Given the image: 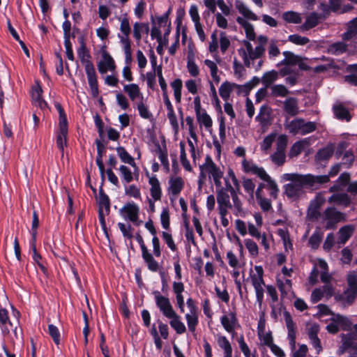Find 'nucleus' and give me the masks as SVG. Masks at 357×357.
<instances>
[{
    "instance_id": "1",
    "label": "nucleus",
    "mask_w": 357,
    "mask_h": 357,
    "mask_svg": "<svg viewBox=\"0 0 357 357\" xmlns=\"http://www.w3.org/2000/svg\"><path fill=\"white\" fill-rule=\"evenodd\" d=\"M282 179L289 181L284 186V194L288 198L298 199L305 194L304 187L307 186L317 189L319 186L327 181L326 176H315L314 175L287 173L282 175Z\"/></svg>"
},
{
    "instance_id": "2",
    "label": "nucleus",
    "mask_w": 357,
    "mask_h": 357,
    "mask_svg": "<svg viewBox=\"0 0 357 357\" xmlns=\"http://www.w3.org/2000/svg\"><path fill=\"white\" fill-rule=\"evenodd\" d=\"M153 294L156 306L165 317L170 319L169 324L171 327L178 334L184 333L186 331L185 326L181 321L180 316L174 310L169 298L162 296L158 291H154Z\"/></svg>"
},
{
    "instance_id": "3",
    "label": "nucleus",
    "mask_w": 357,
    "mask_h": 357,
    "mask_svg": "<svg viewBox=\"0 0 357 357\" xmlns=\"http://www.w3.org/2000/svg\"><path fill=\"white\" fill-rule=\"evenodd\" d=\"M288 138L285 135H280L276 140L275 151L270 155V159L275 165L282 166L286 162V149Z\"/></svg>"
},
{
    "instance_id": "4",
    "label": "nucleus",
    "mask_w": 357,
    "mask_h": 357,
    "mask_svg": "<svg viewBox=\"0 0 357 357\" xmlns=\"http://www.w3.org/2000/svg\"><path fill=\"white\" fill-rule=\"evenodd\" d=\"M323 220L326 221L324 227L326 229H334L336 228L337 223L346 221V215L335 207L330 206L324 210Z\"/></svg>"
},
{
    "instance_id": "5",
    "label": "nucleus",
    "mask_w": 357,
    "mask_h": 357,
    "mask_svg": "<svg viewBox=\"0 0 357 357\" xmlns=\"http://www.w3.org/2000/svg\"><path fill=\"white\" fill-rule=\"evenodd\" d=\"M316 128L314 122H305L303 119L300 118L292 120L286 126V128L290 133L302 135L312 132L316 130Z\"/></svg>"
},
{
    "instance_id": "6",
    "label": "nucleus",
    "mask_w": 357,
    "mask_h": 357,
    "mask_svg": "<svg viewBox=\"0 0 357 357\" xmlns=\"http://www.w3.org/2000/svg\"><path fill=\"white\" fill-rule=\"evenodd\" d=\"M135 238L140 245L142 256L144 261L146 263L148 268L153 272L158 271L159 269V264L154 259L153 255L149 252L144 244L142 236L139 234H136Z\"/></svg>"
},
{
    "instance_id": "7",
    "label": "nucleus",
    "mask_w": 357,
    "mask_h": 357,
    "mask_svg": "<svg viewBox=\"0 0 357 357\" xmlns=\"http://www.w3.org/2000/svg\"><path fill=\"white\" fill-rule=\"evenodd\" d=\"M195 110L198 123L203 125L206 128L212 126L213 121L210 116L206 113V110L202 108L201 99L199 96L194 98Z\"/></svg>"
},
{
    "instance_id": "8",
    "label": "nucleus",
    "mask_w": 357,
    "mask_h": 357,
    "mask_svg": "<svg viewBox=\"0 0 357 357\" xmlns=\"http://www.w3.org/2000/svg\"><path fill=\"white\" fill-rule=\"evenodd\" d=\"M225 186L223 187V190L229 192L232 202L234 203V213L237 216L243 211V204L238 196V193L240 190H237L235 185H232L231 184L228 177L225 178Z\"/></svg>"
},
{
    "instance_id": "9",
    "label": "nucleus",
    "mask_w": 357,
    "mask_h": 357,
    "mask_svg": "<svg viewBox=\"0 0 357 357\" xmlns=\"http://www.w3.org/2000/svg\"><path fill=\"white\" fill-rule=\"evenodd\" d=\"M120 213L124 218L139 225L142 221H139V208L134 202H129L125 204L120 210Z\"/></svg>"
},
{
    "instance_id": "10",
    "label": "nucleus",
    "mask_w": 357,
    "mask_h": 357,
    "mask_svg": "<svg viewBox=\"0 0 357 357\" xmlns=\"http://www.w3.org/2000/svg\"><path fill=\"white\" fill-rule=\"evenodd\" d=\"M325 198L320 194H318L315 198L311 201L307 212V217L310 220L314 221L321 216L319 208L325 203Z\"/></svg>"
},
{
    "instance_id": "11",
    "label": "nucleus",
    "mask_w": 357,
    "mask_h": 357,
    "mask_svg": "<svg viewBox=\"0 0 357 357\" xmlns=\"http://www.w3.org/2000/svg\"><path fill=\"white\" fill-rule=\"evenodd\" d=\"M357 340V324L354 325L352 330L347 334L342 336V349L346 351L349 349L354 350L353 357L357 356V343L354 340Z\"/></svg>"
},
{
    "instance_id": "12",
    "label": "nucleus",
    "mask_w": 357,
    "mask_h": 357,
    "mask_svg": "<svg viewBox=\"0 0 357 357\" xmlns=\"http://www.w3.org/2000/svg\"><path fill=\"white\" fill-rule=\"evenodd\" d=\"M238 51L239 55L243 60L245 66L250 68L251 66L250 61L260 58L264 54L265 48L264 47H262V45H258L255 48V50L249 53H247V51H245L243 48H241Z\"/></svg>"
},
{
    "instance_id": "13",
    "label": "nucleus",
    "mask_w": 357,
    "mask_h": 357,
    "mask_svg": "<svg viewBox=\"0 0 357 357\" xmlns=\"http://www.w3.org/2000/svg\"><path fill=\"white\" fill-rule=\"evenodd\" d=\"M229 192L225 191L223 188L216 189V198L218 206V211H228L234 208L230 202Z\"/></svg>"
},
{
    "instance_id": "14",
    "label": "nucleus",
    "mask_w": 357,
    "mask_h": 357,
    "mask_svg": "<svg viewBox=\"0 0 357 357\" xmlns=\"http://www.w3.org/2000/svg\"><path fill=\"white\" fill-rule=\"evenodd\" d=\"M85 71L87 75L88 82L91 90L92 96L96 98L98 95V87L96 70L92 63H86Z\"/></svg>"
},
{
    "instance_id": "15",
    "label": "nucleus",
    "mask_w": 357,
    "mask_h": 357,
    "mask_svg": "<svg viewBox=\"0 0 357 357\" xmlns=\"http://www.w3.org/2000/svg\"><path fill=\"white\" fill-rule=\"evenodd\" d=\"M242 167L245 173L257 175L259 178L266 172L263 167H259L252 160H248L246 158L242 160Z\"/></svg>"
},
{
    "instance_id": "16",
    "label": "nucleus",
    "mask_w": 357,
    "mask_h": 357,
    "mask_svg": "<svg viewBox=\"0 0 357 357\" xmlns=\"http://www.w3.org/2000/svg\"><path fill=\"white\" fill-rule=\"evenodd\" d=\"M333 194L328 197V202L344 207L349 206L351 203V197L346 192H333Z\"/></svg>"
},
{
    "instance_id": "17",
    "label": "nucleus",
    "mask_w": 357,
    "mask_h": 357,
    "mask_svg": "<svg viewBox=\"0 0 357 357\" xmlns=\"http://www.w3.org/2000/svg\"><path fill=\"white\" fill-rule=\"evenodd\" d=\"M250 278L252 284L255 290L257 301L259 303V306H261L264 298V279L261 276H255V275H251Z\"/></svg>"
},
{
    "instance_id": "18",
    "label": "nucleus",
    "mask_w": 357,
    "mask_h": 357,
    "mask_svg": "<svg viewBox=\"0 0 357 357\" xmlns=\"http://www.w3.org/2000/svg\"><path fill=\"white\" fill-rule=\"evenodd\" d=\"M350 181V174L347 172H344L340 174L335 183L328 189L330 192H343Z\"/></svg>"
},
{
    "instance_id": "19",
    "label": "nucleus",
    "mask_w": 357,
    "mask_h": 357,
    "mask_svg": "<svg viewBox=\"0 0 357 357\" xmlns=\"http://www.w3.org/2000/svg\"><path fill=\"white\" fill-rule=\"evenodd\" d=\"M283 109L285 113L291 116L297 115L299 112L298 99L294 97H288L282 102Z\"/></svg>"
},
{
    "instance_id": "20",
    "label": "nucleus",
    "mask_w": 357,
    "mask_h": 357,
    "mask_svg": "<svg viewBox=\"0 0 357 357\" xmlns=\"http://www.w3.org/2000/svg\"><path fill=\"white\" fill-rule=\"evenodd\" d=\"M116 68L114 61L112 57L107 53L102 54V60L98 65V68L101 74H105L107 70L113 71Z\"/></svg>"
},
{
    "instance_id": "21",
    "label": "nucleus",
    "mask_w": 357,
    "mask_h": 357,
    "mask_svg": "<svg viewBox=\"0 0 357 357\" xmlns=\"http://www.w3.org/2000/svg\"><path fill=\"white\" fill-rule=\"evenodd\" d=\"M221 324L226 331L234 335L235 334L234 328L237 324V319L235 313L230 312L228 315H224L221 317Z\"/></svg>"
},
{
    "instance_id": "22",
    "label": "nucleus",
    "mask_w": 357,
    "mask_h": 357,
    "mask_svg": "<svg viewBox=\"0 0 357 357\" xmlns=\"http://www.w3.org/2000/svg\"><path fill=\"white\" fill-rule=\"evenodd\" d=\"M149 183L151 185L150 193L151 196L154 201H158L161 199L162 190L160 184L156 176H153L149 178Z\"/></svg>"
},
{
    "instance_id": "23",
    "label": "nucleus",
    "mask_w": 357,
    "mask_h": 357,
    "mask_svg": "<svg viewBox=\"0 0 357 357\" xmlns=\"http://www.w3.org/2000/svg\"><path fill=\"white\" fill-rule=\"evenodd\" d=\"M335 144L330 143L326 146L319 150L315 155V160L318 162L329 160L334 153Z\"/></svg>"
},
{
    "instance_id": "24",
    "label": "nucleus",
    "mask_w": 357,
    "mask_h": 357,
    "mask_svg": "<svg viewBox=\"0 0 357 357\" xmlns=\"http://www.w3.org/2000/svg\"><path fill=\"white\" fill-rule=\"evenodd\" d=\"M203 167L205 168L206 172L211 174L213 178L219 175H223V172L215 164L211 157L208 155L205 158Z\"/></svg>"
},
{
    "instance_id": "25",
    "label": "nucleus",
    "mask_w": 357,
    "mask_h": 357,
    "mask_svg": "<svg viewBox=\"0 0 357 357\" xmlns=\"http://www.w3.org/2000/svg\"><path fill=\"white\" fill-rule=\"evenodd\" d=\"M356 227L353 225H347L342 227L338 231V243L340 244H345L346 242L351 237Z\"/></svg>"
},
{
    "instance_id": "26",
    "label": "nucleus",
    "mask_w": 357,
    "mask_h": 357,
    "mask_svg": "<svg viewBox=\"0 0 357 357\" xmlns=\"http://www.w3.org/2000/svg\"><path fill=\"white\" fill-rule=\"evenodd\" d=\"M235 6L244 17L254 21L258 20V17L241 0H236Z\"/></svg>"
},
{
    "instance_id": "27",
    "label": "nucleus",
    "mask_w": 357,
    "mask_h": 357,
    "mask_svg": "<svg viewBox=\"0 0 357 357\" xmlns=\"http://www.w3.org/2000/svg\"><path fill=\"white\" fill-rule=\"evenodd\" d=\"M123 91L128 94L132 102L135 101L137 98H140L142 100L143 99V95L140 91V89L136 84L124 85Z\"/></svg>"
},
{
    "instance_id": "28",
    "label": "nucleus",
    "mask_w": 357,
    "mask_h": 357,
    "mask_svg": "<svg viewBox=\"0 0 357 357\" xmlns=\"http://www.w3.org/2000/svg\"><path fill=\"white\" fill-rule=\"evenodd\" d=\"M260 178L266 182V188L270 190V196L273 199H276L278 195L279 188L275 181L272 179L266 172Z\"/></svg>"
},
{
    "instance_id": "29",
    "label": "nucleus",
    "mask_w": 357,
    "mask_h": 357,
    "mask_svg": "<svg viewBox=\"0 0 357 357\" xmlns=\"http://www.w3.org/2000/svg\"><path fill=\"white\" fill-rule=\"evenodd\" d=\"M169 184L168 191L174 196L178 195L184 186V182L181 177L171 178Z\"/></svg>"
},
{
    "instance_id": "30",
    "label": "nucleus",
    "mask_w": 357,
    "mask_h": 357,
    "mask_svg": "<svg viewBox=\"0 0 357 357\" xmlns=\"http://www.w3.org/2000/svg\"><path fill=\"white\" fill-rule=\"evenodd\" d=\"M335 116L340 120H345L349 121L351 120V115L348 109L342 104L337 103L333 107Z\"/></svg>"
},
{
    "instance_id": "31",
    "label": "nucleus",
    "mask_w": 357,
    "mask_h": 357,
    "mask_svg": "<svg viewBox=\"0 0 357 357\" xmlns=\"http://www.w3.org/2000/svg\"><path fill=\"white\" fill-rule=\"evenodd\" d=\"M321 17L322 15L318 14L315 12L312 13L307 17L304 24L301 26V29L303 31H307L316 26L318 24L319 20L321 19Z\"/></svg>"
},
{
    "instance_id": "32",
    "label": "nucleus",
    "mask_w": 357,
    "mask_h": 357,
    "mask_svg": "<svg viewBox=\"0 0 357 357\" xmlns=\"http://www.w3.org/2000/svg\"><path fill=\"white\" fill-rule=\"evenodd\" d=\"M116 150L119 157L123 162L131 165L135 168V169L137 170V167L134 158L127 152L124 147L119 146L116 149Z\"/></svg>"
},
{
    "instance_id": "33",
    "label": "nucleus",
    "mask_w": 357,
    "mask_h": 357,
    "mask_svg": "<svg viewBox=\"0 0 357 357\" xmlns=\"http://www.w3.org/2000/svg\"><path fill=\"white\" fill-rule=\"evenodd\" d=\"M68 125L59 126V133L56 137L58 148L63 152V148L67 145Z\"/></svg>"
},
{
    "instance_id": "34",
    "label": "nucleus",
    "mask_w": 357,
    "mask_h": 357,
    "mask_svg": "<svg viewBox=\"0 0 357 357\" xmlns=\"http://www.w3.org/2000/svg\"><path fill=\"white\" fill-rule=\"evenodd\" d=\"M42 91L41 87L37 85L33 89L31 96L33 100L36 103V105L40 109H44L47 107V104L41 97Z\"/></svg>"
},
{
    "instance_id": "35",
    "label": "nucleus",
    "mask_w": 357,
    "mask_h": 357,
    "mask_svg": "<svg viewBox=\"0 0 357 357\" xmlns=\"http://www.w3.org/2000/svg\"><path fill=\"white\" fill-rule=\"evenodd\" d=\"M284 59L277 64V66H295L298 62L300 56L296 55L291 52L284 51L283 52Z\"/></svg>"
},
{
    "instance_id": "36",
    "label": "nucleus",
    "mask_w": 357,
    "mask_h": 357,
    "mask_svg": "<svg viewBox=\"0 0 357 357\" xmlns=\"http://www.w3.org/2000/svg\"><path fill=\"white\" fill-rule=\"evenodd\" d=\"M0 324L3 333L8 334L12 329L13 324L8 316V311L5 309H0Z\"/></svg>"
},
{
    "instance_id": "37",
    "label": "nucleus",
    "mask_w": 357,
    "mask_h": 357,
    "mask_svg": "<svg viewBox=\"0 0 357 357\" xmlns=\"http://www.w3.org/2000/svg\"><path fill=\"white\" fill-rule=\"evenodd\" d=\"M278 73L275 70L266 72L261 77V82L266 88L271 89V86L274 85L273 82L278 79Z\"/></svg>"
},
{
    "instance_id": "38",
    "label": "nucleus",
    "mask_w": 357,
    "mask_h": 357,
    "mask_svg": "<svg viewBox=\"0 0 357 357\" xmlns=\"http://www.w3.org/2000/svg\"><path fill=\"white\" fill-rule=\"evenodd\" d=\"M236 21L244 28L247 38L250 40H255V33L253 25L241 17H237Z\"/></svg>"
},
{
    "instance_id": "39",
    "label": "nucleus",
    "mask_w": 357,
    "mask_h": 357,
    "mask_svg": "<svg viewBox=\"0 0 357 357\" xmlns=\"http://www.w3.org/2000/svg\"><path fill=\"white\" fill-rule=\"evenodd\" d=\"M270 90L272 97L285 98L290 93L289 89L283 84H274L271 86Z\"/></svg>"
},
{
    "instance_id": "40",
    "label": "nucleus",
    "mask_w": 357,
    "mask_h": 357,
    "mask_svg": "<svg viewBox=\"0 0 357 357\" xmlns=\"http://www.w3.org/2000/svg\"><path fill=\"white\" fill-rule=\"evenodd\" d=\"M331 320L335 321L339 328L344 331H348L351 328V322L347 317L342 316L339 314H333V316L331 318Z\"/></svg>"
},
{
    "instance_id": "41",
    "label": "nucleus",
    "mask_w": 357,
    "mask_h": 357,
    "mask_svg": "<svg viewBox=\"0 0 357 357\" xmlns=\"http://www.w3.org/2000/svg\"><path fill=\"white\" fill-rule=\"evenodd\" d=\"M347 50V45L344 42H337L330 45L327 51L333 55H340Z\"/></svg>"
},
{
    "instance_id": "42",
    "label": "nucleus",
    "mask_w": 357,
    "mask_h": 357,
    "mask_svg": "<svg viewBox=\"0 0 357 357\" xmlns=\"http://www.w3.org/2000/svg\"><path fill=\"white\" fill-rule=\"evenodd\" d=\"M119 172L123 181L127 183H130L133 180L134 175L135 176L136 178H137L139 176L138 169H135V172L132 173L131 170L126 165H121L119 167Z\"/></svg>"
},
{
    "instance_id": "43",
    "label": "nucleus",
    "mask_w": 357,
    "mask_h": 357,
    "mask_svg": "<svg viewBox=\"0 0 357 357\" xmlns=\"http://www.w3.org/2000/svg\"><path fill=\"white\" fill-rule=\"evenodd\" d=\"M277 285L282 296H287L292 289L291 281L287 278H278Z\"/></svg>"
},
{
    "instance_id": "44",
    "label": "nucleus",
    "mask_w": 357,
    "mask_h": 357,
    "mask_svg": "<svg viewBox=\"0 0 357 357\" xmlns=\"http://www.w3.org/2000/svg\"><path fill=\"white\" fill-rule=\"evenodd\" d=\"M307 144L306 139L300 140L295 142L291 147L288 155L289 158L297 157Z\"/></svg>"
},
{
    "instance_id": "45",
    "label": "nucleus",
    "mask_w": 357,
    "mask_h": 357,
    "mask_svg": "<svg viewBox=\"0 0 357 357\" xmlns=\"http://www.w3.org/2000/svg\"><path fill=\"white\" fill-rule=\"evenodd\" d=\"M237 86L235 84H231L229 82H225L222 83L219 88V93L221 98L224 100H227L230 96V93H231L233 88Z\"/></svg>"
},
{
    "instance_id": "46",
    "label": "nucleus",
    "mask_w": 357,
    "mask_h": 357,
    "mask_svg": "<svg viewBox=\"0 0 357 357\" xmlns=\"http://www.w3.org/2000/svg\"><path fill=\"white\" fill-rule=\"evenodd\" d=\"M282 19L288 23L299 24L302 22V17L298 13L287 11L282 14Z\"/></svg>"
},
{
    "instance_id": "47",
    "label": "nucleus",
    "mask_w": 357,
    "mask_h": 357,
    "mask_svg": "<svg viewBox=\"0 0 357 357\" xmlns=\"http://www.w3.org/2000/svg\"><path fill=\"white\" fill-rule=\"evenodd\" d=\"M185 319L189 331L192 333H194L198 324V312L187 313L185 314Z\"/></svg>"
},
{
    "instance_id": "48",
    "label": "nucleus",
    "mask_w": 357,
    "mask_h": 357,
    "mask_svg": "<svg viewBox=\"0 0 357 357\" xmlns=\"http://www.w3.org/2000/svg\"><path fill=\"white\" fill-rule=\"evenodd\" d=\"M218 344L219 347L225 351V356H232V348L230 342L225 336H220L218 338Z\"/></svg>"
},
{
    "instance_id": "49",
    "label": "nucleus",
    "mask_w": 357,
    "mask_h": 357,
    "mask_svg": "<svg viewBox=\"0 0 357 357\" xmlns=\"http://www.w3.org/2000/svg\"><path fill=\"white\" fill-rule=\"evenodd\" d=\"M204 62V64L210 69L211 75L213 81L217 84L219 83L220 81V77L218 75V68L217 64L214 61L209 59H206Z\"/></svg>"
},
{
    "instance_id": "50",
    "label": "nucleus",
    "mask_w": 357,
    "mask_h": 357,
    "mask_svg": "<svg viewBox=\"0 0 357 357\" xmlns=\"http://www.w3.org/2000/svg\"><path fill=\"white\" fill-rule=\"evenodd\" d=\"M171 86L174 90V95L176 102L181 101V89L183 86L182 81L180 79H176L171 83Z\"/></svg>"
},
{
    "instance_id": "51",
    "label": "nucleus",
    "mask_w": 357,
    "mask_h": 357,
    "mask_svg": "<svg viewBox=\"0 0 357 357\" xmlns=\"http://www.w3.org/2000/svg\"><path fill=\"white\" fill-rule=\"evenodd\" d=\"M322 238L323 234L320 231L316 230L310 237L308 244L312 249L316 250L319 248Z\"/></svg>"
},
{
    "instance_id": "52",
    "label": "nucleus",
    "mask_w": 357,
    "mask_h": 357,
    "mask_svg": "<svg viewBox=\"0 0 357 357\" xmlns=\"http://www.w3.org/2000/svg\"><path fill=\"white\" fill-rule=\"evenodd\" d=\"M275 133H271L265 137L260 145L261 151L267 153L270 151L273 142L275 140Z\"/></svg>"
},
{
    "instance_id": "53",
    "label": "nucleus",
    "mask_w": 357,
    "mask_h": 357,
    "mask_svg": "<svg viewBox=\"0 0 357 357\" xmlns=\"http://www.w3.org/2000/svg\"><path fill=\"white\" fill-rule=\"evenodd\" d=\"M99 208H105L107 213L109 212L110 202L108 196L105 194L102 189L99 190Z\"/></svg>"
},
{
    "instance_id": "54",
    "label": "nucleus",
    "mask_w": 357,
    "mask_h": 357,
    "mask_svg": "<svg viewBox=\"0 0 357 357\" xmlns=\"http://www.w3.org/2000/svg\"><path fill=\"white\" fill-rule=\"evenodd\" d=\"M180 148H181V162L184 167V169L188 172L192 171V167L190 164V162L187 159L186 153L185 151V144L183 142H180Z\"/></svg>"
},
{
    "instance_id": "55",
    "label": "nucleus",
    "mask_w": 357,
    "mask_h": 357,
    "mask_svg": "<svg viewBox=\"0 0 357 357\" xmlns=\"http://www.w3.org/2000/svg\"><path fill=\"white\" fill-rule=\"evenodd\" d=\"M77 54L81 62L84 65V68H86V63H91V61L89 60V54H88L86 47L83 43L77 50Z\"/></svg>"
},
{
    "instance_id": "56",
    "label": "nucleus",
    "mask_w": 357,
    "mask_h": 357,
    "mask_svg": "<svg viewBox=\"0 0 357 357\" xmlns=\"http://www.w3.org/2000/svg\"><path fill=\"white\" fill-rule=\"evenodd\" d=\"M357 296V293H354L351 291L350 289H347L342 295L340 296L339 299L341 300L344 303H347L348 305L351 304L355 298Z\"/></svg>"
},
{
    "instance_id": "57",
    "label": "nucleus",
    "mask_w": 357,
    "mask_h": 357,
    "mask_svg": "<svg viewBox=\"0 0 357 357\" xmlns=\"http://www.w3.org/2000/svg\"><path fill=\"white\" fill-rule=\"evenodd\" d=\"M289 41L291 43L298 45H304L309 43L310 40L307 37L301 36L298 34L290 35L288 37Z\"/></svg>"
},
{
    "instance_id": "58",
    "label": "nucleus",
    "mask_w": 357,
    "mask_h": 357,
    "mask_svg": "<svg viewBox=\"0 0 357 357\" xmlns=\"http://www.w3.org/2000/svg\"><path fill=\"white\" fill-rule=\"evenodd\" d=\"M243 187L245 191L250 195L251 198L254 197L255 184L251 178H243Z\"/></svg>"
},
{
    "instance_id": "59",
    "label": "nucleus",
    "mask_w": 357,
    "mask_h": 357,
    "mask_svg": "<svg viewBox=\"0 0 357 357\" xmlns=\"http://www.w3.org/2000/svg\"><path fill=\"white\" fill-rule=\"evenodd\" d=\"M271 108L267 105H262L260 108V111L257 116V120L261 122H264L268 120L271 114Z\"/></svg>"
},
{
    "instance_id": "60",
    "label": "nucleus",
    "mask_w": 357,
    "mask_h": 357,
    "mask_svg": "<svg viewBox=\"0 0 357 357\" xmlns=\"http://www.w3.org/2000/svg\"><path fill=\"white\" fill-rule=\"evenodd\" d=\"M348 289L357 293V275L355 273H350L347 275Z\"/></svg>"
},
{
    "instance_id": "61",
    "label": "nucleus",
    "mask_w": 357,
    "mask_h": 357,
    "mask_svg": "<svg viewBox=\"0 0 357 357\" xmlns=\"http://www.w3.org/2000/svg\"><path fill=\"white\" fill-rule=\"evenodd\" d=\"M48 332L54 343L59 344L60 342V333L58 328L53 324H50L48 326Z\"/></svg>"
},
{
    "instance_id": "62",
    "label": "nucleus",
    "mask_w": 357,
    "mask_h": 357,
    "mask_svg": "<svg viewBox=\"0 0 357 357\" xmlns=\"http://www.w3.org/2000/svg\"><path fill=\"white\" fill-rule=\"evenodd\" d=\"M137 109L141 117L146 119H149L152 116L151 113L149 112L147 107L144 104L142 100L137 103Z\"/></svg>"
},
{
    "instance_id": "63",
    "label": "nucleus",
    "mask_w": 357,
    "mask_h": 357,
    "mask_svg": "<svg viewBox=\"0 0 357 357\" xmlns=\"http://www.w3.org/2000/svg\"><path fill=\"white\" fill-rule=\"evenodd\" d=\"M160 221L162 226L165 229L169 228V213L168 208H164L160 214Z\"/></svg>"
},
{
    "instance_id": "64",
    "label": "nucleus",
    "mask_w": 357,
    "mask_h": 357,
    "mask_svg": "<svg viewBox=\"0 0 357 357\" xmlns=\"http://www.w3.org/2000/svg\"><path fill=\"white\" fill-rule=\"evenodd\" d=\"M268 53L270 59L275 58L280 55V51L275 40H271L268 48Z\"/></svg>"
}]
</instances>
